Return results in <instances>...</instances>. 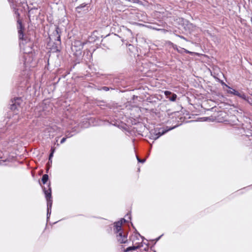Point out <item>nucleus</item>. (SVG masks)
<instances>
[{
  "mask_svg": "<svg viewBox=\"0 0 252 252\" xmlns=\"http://www.w3.org/2000/svg\"><path fill=\"white\" fill-rule=\"evenodd\" d=\"M53 154H54L53 153V152H51V153H50V156H49V160H51V158H52V157L53 156Z\"/></svg>",
  "mask_w": 252,
  "mask_h": 252,
  "instance_id": "f3484780",
  "label": "nucleus"
},
{
  "mask_svg": "<svg viewBox=\"0 0 252 252\" xmlns=\"http://www.w3.org/2000/svg\"><path fill=\"white\" fill-rule=\"evenodd\" d=\"M58 40L59 41H60V36H58Z\"/></svg>",
  "mask_w": 252,
  "mask_h": 252,
  "instance_id": "393cba45",
  "label": "nucleus"
},
{
  "mask_svg": "<svg viewBox=\"0 0 252 252\" xmlns=\"http://www.w3.org/2000/svg\"><path fill=\"white\" fill-rule=\"evenodd\" d=\"M164 94L166 95L167 98L171 97L172 93L169 91H165Z\"/></svg>",
  "mask_w": 252,
  "mask_h": 252,
  "instance_id": "f8f14e48",
  "label": "nucleus"
},
{
  "mask_svg": "<svg viewBox=\"0 0 252 252\" xmlns=\"http://www.w3.org/2000/svg\"><path fill=\"white\" fill-rule=\"evenodd\" d=\"M137 160H138V161L139 162H142V163H144L145 161V159H140L138 157H137Z\"/></svg>",
  "mask_w": 252,
  "mask_h": 252,
  "instance_id": "dca6fc26",
  "label": "nucleus"
},
{
  "mask_svg": "<svg viewBox=\"0 0 252 252\" xmlns=\"http://www.w3.org/2000/svg\"><path fill=\"white\" fill-rule=\"evenodd\" d=\"M89 1H88L87 3H85V4L84 3H83L82 4H81L80 6H78L76 7V11L78 13H81L82 11H81V9L83 8H85L87 5H88V4L89 3Z\"/></svg>",
  "mask_w": 252,
  "mask_h": 252,
  "instance_id": "6e6552de",
  "label": "nucleus"
},
{
  "mask_svg": "<svg viewBox=\"0 0 252 252\" xmlns=\"http://www.w3.org/2000/svg\"><path fill=\"white\" fill-rule=\"evenodd\" d=\"M75 44H77L78 45H79V50H80L82 48H83V45H82L81 43L79 42H75Z\"/></svg>",
  "mask_w": 252,
  "mask_h": 252,
  "instance_id": "4468645a",
  "label": "nucleus"
},
{
  "mask_svg": "<svg viewBox=\"0 0 252 252\" xmlns=\"http://www.w3.org/2000/svg\"><path fill=\"white\" fill-rule=\"evenodd\" d=\"M164 94L166 95L167 98L171 97L172 93L169 91H165Z\"/></svg>",
  "mask_w": 252,
  "mask_h": 252,
  "instance_id": "9b49d317",
  "label": "nucleus"
},
{
  "mask_svg": "<svg viewBox=\"0 0 252 252\" xmlns=\"http://www.w3.org/2000/svg\"><path fill=\"white\" fill-rule=\"evenodd\" d=\"M51 208H47V218H49L48 216L51 214Z\"/></svg>",
  "mask_w": 252,
  "mask_h": 252,
  "instance_id": "2eb2a0df",
  "label": "nucleus"
},
{
  "mask_svg": "<svg viewBox=\"0 0 252 252\" xmlns=\"http://www.w3.org/2000/svg\"><path fill=\"white\" fill-rule=\"evenodd\" d=\"M140 247V245L139 243H136L134 246L132 247H129L126 248V249L125 250L126 252H128L130 251H134L138 248H139Z\"/></svg>",
  "mask_w": 252,
  "mask_h": 252,
  "instance_id": "0eeeda50",
  "label": "nucleus"
},
{
  "mask_svg": "<svg viewBox=\"0 0 252 252\" xmlns=\"http://www.w3.org/2000/svg\"><path fill=\"white\" fill-rule=\"evenodd\" d=\"M44 193L47 200V208H51L52 207V200L51 199V189L49 187L48 190H44Z\"/></svg>",
  "mask_w": 252,
  "mask_h": 252,
  "instance_id": "20e7f679",
  "label": "nucleus"
},
{
  "mask_svg": "<svg viewBox=\"0 0 252 252\" xmlns=\"http://www.w3.org/2000/svg\"><path fill=\"white\" fill-rule=\"evenodd\" d=\"M103 90L105 91H107L109 90V88L108 87H104L103 88Z\"/></svg>",
  "mask_w": 252,
  "mask_h": 252,
  "instance_id": "aec40b11",
  "label": "nucleus"
},
{
  "mask_svg": "<svg viewBox=\"0 0 252 252\" xmlns=\"http://www.w3.org/2000/svg\"><path fill=\"white\" fill-rule=\"evenodd\" d=\"M127 0L134 2V3L137 2V1H138V0Z\"/></svg>",
  "mask_w": 252,
  "mask_h": 252,
  "instance_id": "6ab92c4d",
  "label": "nucleus"
},
{
  "mask_svg": "<svg viewBox=\"0 0 252 252\" xmlns=\"http://www.w3.org/2000/svg\"><path fill=\"white\" fill-rule=\"evenodd\" d=\"M55 152V149L54 148H51V152H53V153L54 154Z\"/></svg>",
  "mask_w": 252,
  "mask_h": 252,
  "instance_id": "4be33fe9",
  "label": "nucleus"
},
{
  "mask_svg": "<svg viewBox=\"0 0 252 252\" xmlns=\"http://www.w3.org/2000/svg\"><path fill=\"white\" fill-rule=\"evenodd\" d=\"M66 139V138H65V137L63 138L61 140V143H63L65 141Z\"/></svg>",
  "mask_w": 252,
  "mask_h": 252,
  "instance_id": "a211bd4d",
  "label": "nucleus"
},
{
  "mask_svg": "<svg viewBox=\"0 0 252 252\" xmlns=\"http://www.w3.org/2000/svg\"><path fill=\"white\" fill-rule=\"evenodd\" d=\"M174 128L173 127L167 130H162L161 131L159 129L158 131L157 132V130H155V132L151 133L150 138L153 140H156L159 138L160 136L162 135L169 130L172 129Z\"/></svg>",
  "mask_w": 252,
  "mask_h": 252,
  "instance_id": "7ed1b4c3",
  "label": "nucleus"
},
{
  "mask_svg": "<svg viewBox=\"0 0 252 252\" xmlns=\"http://www.w3.org/2000/svg\"><path fill=\"white\" fill-rule=\"evenodd\" d=\"M164 94L166 95L167 98L171 97L172 93L169 91H165Z\"/></svg>",
  "mask_w": 252,
  "mask_h": 252,
  "instance_id": "ddd939ff",
  "label": "nucleus"
},
{
  "mask_svg": "<svg viewBox=\"0 0 252 252\" xmlns=\"http://www.w3.org/2000/svg\"><path fill=\"white\" fill-rule=\"evenodd\" d=\"M184 51H185V52L186 53H189V54H192V52H189V51H188V50H187L186 49H184Z\"/></svg>",
  "mask_w": 252,
  "mask_h": 252,
  "instance_id": "412c9836",
  "label": "nucleus"
},
{
  "mask_svg": "<svg viewBox=\"0 0 252 252\" xmlns=\"http://www.w3.org/2000/svg\"><path fill=\"white\" fill-rule=\"evenodd\" d=\"M71 136H72V135H69V134H68V135H66V137H71Z\"/></svg>",
  "mask_w": 252,
  "mask_h": 252,
  "instance_id": "5701e85b",
  "label": "nucleus"
},
{
  "mask_svg": "<svg viewBox=\"0 0 252 252\" xmlns=\"http://www.w3.org/2000/svg\"><path fill=\"white\" fill-rule=\"evenodd\" d=\"M22 99L20 98H16L14 101H12V104L11 106V109L12 110H15L18 109V106H20L22 103Z\"/></svg>",
  "mask_w": 252,
  "mask_h": 252,
  "instance_id": "39448f33",
  "label": "nucleus"
},
{
  "mask_svg": "<svg viewBox=\"0 0 252 252\" xmlns=\"http://www.w3.org/2000/svg\"><path fill=\"white\" fill-rule=\"evenodd\" d=\"M176 98H177V95L175 94H172L171 97H169L168 99L171 101H174L176 100Z\"/></svg>",
  "mask_w": 252,
  "mask_h": 252,
  "instance_id": "9d476101",
  "label": "nucleus"
},
{
  "mask_svg": "<svg viewBox=\"0 0 252 252\" xmlns=\"http://www.w3.org/2000/svg\"><path fill=\"white\" fill-rule=\"evenodd\" d=\"M88 10V7L83 10L84 12H86Z\"/></svg>",
  "mask_w": 252,
  "mask_h": 252,
  "instance_id": "b1692460",
  "label": "nucleus"
},
{
  "mask_svg": "<svg viewBox=\"0 0 252 252\" xmlns=\"http://www.w3.org/2000/svg\"><path fill=\"white\" fill-rule=\"evenodd\" d=\"M126 221L125 219H122L114 224V231L116 234L117 240L122 244L126 243L127 241V233L122 229V225Z\"/></svg>",
  "mask_w": 252,
  "mask_h": 252,
  "instance_id": "f257e3e1",
  "label": "nucleus"
},
{
  "mask_svg": "<svg viewBox=\"0 0 252 252\" xmlns=\"http://www.w3.org/2000/svg\"><path fill=\"white\" fill-rule=\"evenodd\" d=\"M74 48H75V45L72 47V49L73 50H74Z\"/></svg>",
  "mask_w": 252,
  "mask_h": 252,
  "instance_id": "a878e982",
  "label": "nucleus"
},
{
  "mask_svg": "<svg viewBox=\"0 0 252 252\" xmlns=\"http://www.w3.org/2000/svg\"><path fill=\"white\" fill-rule=\"evenodd\" d=\"M28 56H29V55H28V56L26 57V61H27V57H28ZM26 62H27V63L28 62V61H26Z\"/></svg>",
  "mask_w": 252,
  "mask_h": 252,
  "instance_id": "bb28decb",
  "label": "nucleus"
},
{
  "mask_svg": "<svg viewBox=\"0 0 252 252\" xmlns=\"http://www.w3.org/2000/svg\"><path fill=\"white\" fill-rule=\"evenodd\" d=\"M228 88L229 89V90L227 91V92L230 94H233L234 95H237L239 96L240 97L244 98L245 97V95L244 94L242 93H240L237 91H236L234 89H233L232 88H230V87H228Z\"/></svg>",
  "mask_w": 252,
  "mask_h": 252,
  "instance_id": "423d86ee",
  "label": "nucleus"
},
{
  "mask_svg": "<svg viewBox=\"0 0 252 252\" xmlns=\"http://www.w3.org/2000/svg\"><path fill=\"white\" fill-rule=\"evenodd\" d=\"M18 23L19 24V26H18V28L19 29V37L20 40H22L20 42V46L21 49H22L26 54H30L32 53V50L31 48L32 43L31 42L27 43V45L25 47V44L24 42V35L22 32V25L21 22L18 20Z\"/></svg>",
  "mask_w": 252,
  "mask_h": 252,
  "instance_id": "f03ea898",
  "label": "nucleus"
},
{
  "mask_svg": "<svg viewBox=\"0 0 252 252\" xmlns=\"http://www.w3.org/2000/svg\"><path fill=\"white\" fill-rule=\"evenodd\" d=\"M48 179V175L47 174H44L43 177H42V183L44 184H45L47 180Z\"/></svg>",
  "mask_w": 252,
  "mask_h": 252,
  "instance_id": "1a4fd4ad",
  "label": "nucleus"
}]
</instances>
